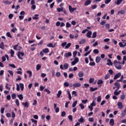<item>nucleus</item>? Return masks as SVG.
<instances>
[{"label":"nucleus","mask_w":126,"mask_h":126,"mask_svg":"<svg viewBox=\"0 0 126 126\" xmlns=\"http://www.w3.org/2000/svg\"><path fill=\"white\" fill-rule=\"evenodd\" d=\"M6 59H7V61H9L8 55H5L4 56H2L1 58L2 62L3 63V62H5Z\"/></svg>","instance_id":"nucleus-4"},{"label":"nucleus","mask_w":126,"mask_h":126,"mask_svg":"<svg viewBox=\"0 0 126 126\" xmlns=\"http://www.w3.org/2000/svg\"><path fill=\"white\" fill-rule=\"evenodd\" d=\"M84 75V73L82 71H80L78 73L79 77H83Z\"/></svg>","instance_id":"nucleus-27"},{"label":"nucleus","mask_w":126,"mask_h":126,"mask_svg":"<svg viewBox=\"0 0 126 126\" xmlns=\"http://www.w3.org/2000/svg\"><path fill=\"white\" fill-rule=\"evenodd\" d=\"M42 51L45 53V54H48L50 52V50H49V48H45L42 50Z\"/></svg>","instance_id":"nucleus-24"},{"label":"nucleus","mask_w":126,"mask_h":126,"mask_svg":"<svg viewBox=\"0 0 126 126\" xmlns=\"http://www.w3.org/2000/svg\"><path fill=\"white\" fill-rule=\"evenodd\" d=\"M42 67V66L40 64L36 65V70H40V68Z\"/></svg>","instance_id":"nucleus-46"},{"label":"nucleus","mask_w":126,"mask_h":126,"mask_svg":"<svg viewBox=\"0 0 126 126\" xmlns=\"http://www.w3.org/2000/svg\"><path fill=\"white\" fill-rule=\"evenodd\" d=\"M15 104L17 106H19V105H20V104L19 103V100L16 99L15 100Z\"/></svg>","instance_id":"nucleus-51"},{"label":"nucleus","mask_w":126,"mask_h":126,"mask_svg":"<svg viewBox=\"0 0 126 126\" xmlns=\"http://www.w3.org/2000/svg\"><path fill=\"white\" fill-rule=\"evenodd\" d=\"M91 35H92V32L91 31H89L86 34L87 37L88 38H91Z\"/></svg>","instance_id":"nucleus-17"},{"label":"nucleus","mask_w":126,"mask_h":126,"mask_svg":"<svg viewBox=\"0 0 126 126\" xmlns=\"http://www.w3.org/2000/svg\"><path fill=\"white\" fill-rule=\"evenodd\" d=\"M119 45L120 47V48H124L125 47V44H123V43L121 42L119 43Z\"/></svg>","instance_id":"nucleus-48"},{"label":"nucleus","mask_w":126,"mask_h":126,"mask_svg":"<svg viewBox=\"0 0 126 126\" xmlns=\"http://www.w3.org/2000/svg\"><path fill=\"white\" fill-rule=\"evenodd\" d=\"M12 99H14L16 98V94H13L11 95Z\"/></svg>","instance_id":"nucleus-57"},{"label":"nucleus","mask_w":126,"mask_h":126,"mask_svg":"<svg viewBox=\"0 0 126 126\" xmlns=\"http://www.w3.org/2000/svg\"><path fill=\"white\" fill-rule=\"evenodd\" d=\"M107 65H113V62L111 61V59L107 60Z\"/></svg>","instance_id":"nucleus-19"},{"label":"nucleus","mask_w":126,"mask_h":126,"mask_svg":"<svg viewBox=\"0 0 126 126\" xmlns=\"http://www.w3.org/2000/svg\"><path fill=\"white\" fill-rule=\"evenodd\" d=\"M80 86H81V84L80 83H75L73 85V87H74V88L80 87Z\"/></svg>","instance_id":"nucleus-10"},{"label":"nucleus","mask_w":126,"mask_h":126,"mask_svg":"<svg viewBox=\"0 0 126 126\" xmlns=\"http://www.w3.org/2000/svg\"><path fill=\"white\" fill-rule=\"evenodd\" d=\"M114 85L115 86V88H117L116 90H119V89L121 88V84L118 82H115L114 83Z\"/></svg>","instance_id":"nucleus-7"},{"label":"nucleus","mask_w":126,"mask_h":126,"mask_svg":"<svg viewBox=\"0 0 126 126\" xmlns=\"http://www.w3.org/2000/svg\"><path fill=\"white\" fill-rule=\"evenodd\" d=\"M47 47L48 48H55V46L52 43H49L47 45Z\"/></svg>","instance_id":"nucleus-34"},{"label":"nucleus","mask_w":126,"mask_h":126,"mask_svg":"<svg viewBox=\"0 0 126 126\" xmlns=\"http://www.w3.org/2000/svg\"><path fill=\"white\" fill-rule=\"evenodd\" d=\"M27 73L29 75V77L31 78V77H32V72L30 70L27 71Z\"/></svg>","instance_id":"nucleus-31"},{"label":"nucleus","mask_w":126,"mask_h":126,"mask_svg":"<svg viewBox=\"0 0 126 126\" xmlns=\"http://www.w3.org/2000/svg\"><path fill=\"white\" fill-rule=\"evenodd\" d=\"M91 4V1L90 0H86L85 2V5L87 6Z\"/></svg>","instance_id":"nucleus-22"},{"label":"nucleus","mask_w":126,"mask_h":126,"mask_svg":"<svg viewBox=\"0 0 126 126\" xmlns=\"http://www.w3.org/2000/svg\"><path fill=\"white\" fill-rule=\"evenodd\" d=\"M38 16H39V15L35 14L32 17V19L36 20V19H38Z\"/></svg>","instance_id":"nucleus-41"},{"label":"nucleus","mask_w":126,"mask_h":126,"mask_svg":"<svg viewBox=\"0 0 126 126\" xmlns=\"http://www.w3.org/2000/svg\"><path fill=\"white\" fill-rule=\"evenodd\" d=\"M76 105H77V100H76L73 102L72 105V108H75L76 106Z\"/></svg>","instance_id":"nucleus-33"},{"label":"nucleus","mask_w":126,"mask_h":126,"mask_svg":"<svg viewBox=\"0 0 126 126\" xmlns=\"http://www.w3.org/2000/svg\"><path fill=\"white\" fill-rule=\"evenodd\" d=\"M101 99H102V97H101V96H98L97 97V103H99V102H101Z\"/></svg>","instance_id":"nucleus-42"},{"label":"nucleus","mask_w":126,"mask_h":126,"mask_svg":"<svg viewBox=\"0 0 126 126\" xmlns=\"http://www.w3.org/2000/svg\"><path fill=\"white\" fill-rule=\"evenodd\" d=\"M68 63H65L63 65V68H64V69H67V68H68Z\"/></svg>","instance_id":"nucleus-32"},{"label":"nucleus","mask_w":126,"mask_h":126,"mask_svg":"<svg viewBox=\"0 0 126 126\" xmlns=\"http://www.w3.org/2000/svg\"><path fill=\"white\" fill-rule=\"evenodd\" d=\"M13 49L14 50H16L17 51L18 50H21V49H22V47H21V46H19L18 45H16L14 46Z\"/></svg>","instance_id":"nucleus-13"},{"label":"nucleus","mask_w":126,"mask_h":126,"mask_svg":"<svg viewBox=\"0 0 126 126\" xmlns=\"http://www.w3.org/2000/svg\"><path fill=\"white\" fill-rule=\"evenodd\" d=\"M68 9H69V11H70V13H72V12H73V11H75V10H76V8H72V7L71 5H69Z\"/></svg>","instance_id":"nucleus-6"},{"label":"nucleus","mask_w":126,"mask_h":126,"mask_svg":"<svg viewBox=\"0 0 126 126\" xmlns=\"http://www.w3.org/2000/svg\"><path fill=\"white\" fill-rule=\"evenodd\" d=\"M64 86H65V87H68L69 86V84H68L67 82H65L64 83Z\"/></svg>","instance_id":"nucleus-60"},{"label":"nucleus","mask_w":126,"mask_h":126,"mask_svg":"<svg viewBox=\"0 0 126 126\" xmlns=\"http://www.w3.org/2000/svg\"><path fill=\"white\" fill-rule=\"evenodd\" d=\"M88 121H90L91 123L94 122V118L93 117L89 118L88 119Z\"/></svg>","instance_id":"nucleus-56"},{"label":"nucleus","mask_w":126,"mask_h":126,"mask_svg":"<svg viewBox=\"0 0 126 126\" xmlns=\"http://www.w3.org/2000/svg\"><path fill=\"white\" fill-rule=\"evenodd\" d=\"M71 27V24H70V23H68V22H67L66 23V28H69Z\"/></svg>","instance_id":"nucleus-43"},{"label":"nucleus","mask_w":126,"mask_h":126,"mask_svg":"<svg viewBox=\"0 0 126 126\" xmlns=\"http://www.w3.org/2000/svg\"><path fill=\"white\" fill-rule=\"evenodd\" d=\"M95 62L93 61L89 63V65H91V66H93L95 65Z\"/></svg>","instance_id":"nucleus-53"},{"label":"nucleus","mask_w":126,"mask_h":126,"mask_svg":"<svg viewBox=\"0 0 126 126\" xmlns=\"http://www.w3.org/2000/svg\"><path fill=\"white\" fill-rule=\"evenodd\" d=\"M118 90H116L114 91V95H115L116 96H118V95H120V92H119Z\"/></svg>","instance_id":"nucleus-40"},{"label":"nucleus","mask_w":126,"mask_h":126,"mask_svg":"<svg viewBox=\"0 0 126 126\" xmlns=\"http://www.w3.org/2000/svg\"><path fill=\"white\" fill-rule=\"evenodd\" d=\"M109 124L111 126H113L114 125H115V120H114L113 119H110Z\"/></svg>","instance_id":"nucleus-16"},{"label":"nucleus","mask_w":126,"mask_h":126,"mask_svg":"<svg viewBox=\"0 0 126 126\" xmlns=\"http://www.w3.org/2000/svg\"><path fill=\"white\" fill-rule=\"evenodd\" d=\"M90 105L93 107H95V106H96V102H95L94 100H93V102L91 103Z\"/></svg>","instance_id":"nucleus-38"},{"label":"nucleus","mask_w":126,"mask_h":126,"mask_svg":"<svg viewBox=\"0 0 126 126\" xmlns=\"http://www.w3.org/2000/svg\"><path fill=\"white\" fill-rule=\"evenodd\" d=\"M88 102V99H86V100H82V104H86Z\"/></svg>","instance_id":"nucleus-59"},{"label":"nucleus","mask_w":126,"mask_h":126,"mask_svg":"<svg viewBox=\"0 0 126 126\" xmlns=\"http://www.w3.org/2000/svg\"><path fill=\"white\" fill-rule=\"evenodd\" d=\"M11 32H13V33H15L16 31H17V29L16 28H13L11 30Z\"/></svg>","instance_id":"nucleus-55"},{"label":"nucleus","mask_w":126,"mask_h":126,"mask_svg":"<svg viewBox=\"0 0 126 126\" xmlns=\"http://www.w3.org/2000/svg\"><path fill=\"white\" fill-rule=\"evenodd\" d=\"M94 54H99V50H98L97 49H94L93 51Z\"/></svg>","instance_id":"nucleus-64"},{"label":"nucleus","mask_w":126,"mask_h":126,"mask_svg":"<svg viewBox=\"0 0 126 126\" xmlns=\"http://www.w3.org/2000/svg\"><path fill=\"white\" fill-rule=\"evenodd\" d=\"M96 37H97V32H94L93 33L92 38H96Z\"/></svg>","instance_id":"nucleus-49"},{"label":"nucleus","mask_w":126,"mask_h":126,"mask_svg":"<svg viewBox=\"0 0 126 126\" xmlns=\"http://www.w3.org/2000/svg\"><path fill=\"white\" fill-rule=\"evenodd\" d=\"M103 83H104V82L103 81V80H102L101 79L98 80L97 82V85H100L101 84H103Z\"/></svg>","instance_id":"nucleus-26"},{"label":"nucleus","mask_w":126,"mask_h":126,"mask_svg":"<svg viewBox=\"0 0 126 126\" xmlns=\"http://www.w3.org/2000/svg\"><path fill=\"white\" fill-rule=\"evenodd\" d=\"M92 50H90L89 51H87V52L84 54L85 57H87L88 55H90V54L91 53Z\"/></svg>","instance_id":"nucleus-54"},{"label":"nucleus","mask_w":126,"mask_h":126,"mask_svg":"<svg viewBox=\"0 0 126 126\" xmlns=\"http://www.w3.org/2000/svg\"><path fill=\"white\" fill-rule=\"evenodd\" d=\"M79 123H81V124L84 123L85 122V120L83 118V117L81 116L80 118L78 120Z\"/></svg>","instance_id":"nucleus-15"},{"label":"nucleus","mask_w":126,"mask_h":126,"mask_svg":"<svg viewBox=\"0 0 126 126\" xmlns=\"http://www.w3.org/2000/svg\"><path fill=\"white\" fill-rule=\"evenodd\" d=\"M98 90V88H93V87L90 88V91L91 92H94V91H96V90Z\"/></svg>","instance_id":"nucleus-30"},{"label":"nucleus","mask_w":126,"mask_h":126,"mask_svg":"<svg viewBox=\"0 0 126 126\" xmlns=\"http://www.w3.org/2000/svg\"><path fill=\"white\" fill-rule=\"evenodd\" d=\"M79 62L78 57H75L74 61L71 62V65H75Z\"/></svg>","instance_id":"nucleus-3"},{"label":"nucleus","mask_w":126,"mask_h":126,"mask_svg":"<svg viewBox=\"0 0 126 126\" xmlns=\"http://www.w3.org/2000/svg\"><path fill=\"white\" fill-rule=\"evenodd\" d=\"M122 116H123V117H125V116L126 115V108H125L124 109V110H123V111L121 113Z\"/></svg>","instance_id":"nucleus-28"},{"label":"nucleus","mask_w":126,"mask_h":126,"mask_svg":"<svg viewBox=\"0 0 126 126\" xmlns=\"http://www.w3.org/2000/svg\"><path fill=\"white\" fill-rule=\"evenodd\" d=\"M123 0H117L116 1V2H115V4H117V5L120 4L121 3V2H122V1H123Z\"/></svg>","instance_id":"nucleus-52"},{"label":"nucleus","mask_w":126,"mask_h":126,"mask_svg":"<svg viewBox=\"0 0 126 126\" xmlns=\"http://www.w3.org/2000/svg\"><path fill=\"white\" fill-rule=\"evenodd\" d=\"M67 94L68 95L69 100H71V99H72V97H71V94H70V92L68 91Z\"/></svg>","instance_id":"nucleus-44"},{"label":"nucleus","mask_w":126,"mask_h":126,"mask_svg":"<svg viewBox=\"0 0 126 126\" xmlns=\"http://www.w3.org/2000/svg\"><path fill=\"white\" fill-rule=\"evenodd\" d=\"M122 76V73L121 72H119L117 74H116L114 77V80H116V79H118V78H119V77H121Z\"/></svg>","instance_id":"nucleus-8"},{"label":"nucleus","mask_w":126,"mask_h":126,"mask_svg":"<svg viewBox=\"0 0 126 126\" xmlns=\"http://www.w3.org/2000/svg\"><path fill=\"white\" fill-rule=\"evenodd\" d=\"M57 10L58 12H61V11H63V7L57 8Z\"/></svg>","instance_id":"nucleus-35"},{"label":"nucleus","mask_w":126,"mask_h":126,"mask_svg":"<svg viewBox=\"0 0 126 126\" xmlns=\"http://www.w3.org/2000/svg\"><path fill=\"white\" fill-rule=\"evenodd\" d=\"M79 106L80 108H81V110H84V108H85V107L84 106V104H83V103H80Z\"/></svg>","instance_id":"nucleus-39"},{"label":"nucleus","mask_w":126,"mask_h":126,"mask_svg":"<svg viewBox=\"0 0 126 126\" xmlns=\"http://www.w3.org/2000/svg\"><path fill=\"white\" fill-rule=\"evenodd\" d=\"M71 56H72L71 52L66 53L64 55L65 58H68L69 57H71Z\"/></svg>","instance_id":"nucleus-14"},{"label":"nucleus","mask_w":126,"mask_h":126,"mask_svg":"<svg viewBox=\"0 0 126 126\" xmlns=\"http://www.w3.org/2000/svg\"><path fill=\"white\" fill-rule=\"evenodd\" d=\"M54 106L56 113H59L60 112V108L59 107H57V104L56 103H54Z\"/></svg>","instance_id":"nucleus-12"},{"label":"nucleus","mask_w":126,"mask_h":126,"mask_svg":"<svg viewBox=\"0 0 126 126\" xmlns=\"http://www.w3.org/2000/svg\"><path fill=\"white\" fill-rule=\"evenodd\" d=\"M101 61V58L100 56H97L96 57L95 59V62L98 63H100V61Z\"/></svg>","instance_id":"nucleus-20"},{"label":"nucleus","mask_w":126,"mask_h":126,"mask_svg":"<svg viewBox=\"0 0 126 126\" xmlns=\"http://www.w3.org/2000/svg\"><path fill=\"white\" fill-rule=\"evenodd\" d=\"M62 91H59L58 93L57 94V96L58 98H60L61 97V95H62Z\"/></svg>","instance_id":"nucleus-37"},{"label":"nucleus","mask_w":126,"mask_h":126,"mask_svg":"<svg viewBox=\"0 0 126 126\" xmlns=\"http://www.w3.org/2000/svg\"><path fill=\"white\" fill-rule=\"evenodd\" d=\"M72 95H74V97H76L77 96V93H76V91H73L72 92Z\"/></svg>","instance_id":"nucleus-47"},{"label":"nucleus","mask_w":126,"mask_h":126,"mask_svg":"<svg viewBox=\"0 0 126 126\" xmlns=\"http://www.w3.org/2000/svg\"><path fill=\"white\" fill-rule=\"evenodd\" d=\"M31 8H32V10H35L36 9V5H35V4L32 5Z\"/></svg>","instance_id":"nucleus-61"},{"label":"nucleus","mask_w":126,"mask_h":126,"mask_svg":"<svg viewBox=\"0 0 126 126\" xmlns=\"http://www.w3.org/2000/svg\"><path fill=\"white\" fill-rule=\"evenodd\" d=\"M70 46H71V43H68L67 44H66V46H65V48L68 49V48H69V47H70Z\"/></svg>","instance_id":"nucleus-45"},{"label":"nucleus","mask_w":126,"mask_h":126,"mask_svg":"<svg viewBox=\"0 0 126 126\" xmlns=\"http://www.w3.org/2000/svg\"><path fill=\"white\" fill-rule=\"evenodd\" d=\"M0 49H1V50H4V44L3 42H1L0 43Z\"/></svg>","instance_id":"nucleus-23"},{"label":"nucleus","mask_w":126,"mask_h":126,"mask_svg":"<svg viewBox=\"0 0 126 126\" xmlns=\"http://www.w3.org/2000/svg\"><path fill=\"white\" fill-rule=\"evenodd\" d=\"M91 8L92 9H95V8H97V5H92Z\"/></svg>","instance_id":"nucleus-63"},{"label":"nucleus","mask_w":126,"mask_h":126,"mask_svg":"<svg viewBox=\"0 0 126 126\" xmlns=\"http://www.w3.org/2000/svg\"><path fill=\"white\" fill-rule=\"evenodd\" d=\"M120 13H121V14H125L124 10H122L118 12V14H120Z\"/></svg>","instance_id":"nucleus-58"},{"label":"nucleus","mask_w":126,"mask_h":126,"mask_svg":"<svg viewBox=\"0 0 126 126\" xmlns=\"http://www.w3.org/2000/svg\"><path fill=\"white\" fill-rule=\"evenodd\" d=\"M117 106L118 107V109H120V110H122V109L124 108V105H123V103L121 102H118Z\"/></svg>","instance_id":"nucleus-9"},{"label":"nucleus","mask_w":126,"mask_h":126,"mask_svg":"<svg viewBox=\"0 0 126 126\" xmlns=\"http://www.w3.org/2000/svg\"><path fill=\"white\" fill-rule=\"evenodd\" d=\"M20 89L21 91H23L24 90V84L21 83L18 84H16V90L17 91H20Z\"/></svg>","instance_id":"nucleus-1"},{"label":"nucleus","mask_w":126,"mask_h":126,"mask_svg":"<svg viewBox=\"0 0 126 126\" xmlns=\"http://www.w3.org/2000/svg\"><path fill=\"white\" fill-rule=\"evenodd\" d=\"M10 54L11 55V57H12V58L14 57V51H13V50L12 49L11 50Z\"/></svg>","instance_id":"nucleus-36"},{"label":"nucleus","mask_w":126,"mask_h":126,"mask_svg":"<svg viewBox=\"0 0 126 126\" xmlns=\"http://www.w3.org/2000/svg\"><path fill=\"white\" fill-rule=\"evenodd\" d=\"M110 77H111V75L110 74L108 73L105 75V76L104 77V79L105 80H107V79H108V78H110Z\"/></svg>","instance_id":"nucleus-25"},{"label":"nucleus","mask_w":126,"mask_h":126,"mask_svg":"<svg viewBox=\"0 0 126 126\" xmlns=\"http://www.w3.org/2000/svg\"><path fill=\"white\" fill-rule=\"evenodd\" d=\"M24 56V53L23 52H18V58L19 59V60H22V57Z\"/></svg>","instance_id":"nucleus-5"},{"label":"nucleus","mask_w":126,"mask_h":126,"mask_svg":"<svg viewBox=\"0 0 126 126\" xmlns=\"http://www.w3.org/2000/svg\"><path fill=\"white\" fill-rule=\"evenodd\" d=\"M11 86V85H10V84L6 83L5 86V89H6V90H8V91H9L10 90Z\"/></svg>","instance_id":"nucleus-11"},{"label":"nucleus","mask_w":126,"mask_h":126,"mask_svg":"<svg viewBox=\"0 0 126 126\" xmlns=\"http://www.w3.org/2000/svg\"><path fill=\"white\" fill-rule=\"evenodd\" d=\"M8 65H9V66H10L11 67H12L13 68H15V67H16L15 66V65H14V64H9Z\"/></svg>","instance_id":"nucleus-62"},{"label":"nucleus","mask_w":126,"mask_h":126,"mask_svg":"<svg viewBox=\"0 0 126 126\" xmlns=\"http://www.w3.org/2000/svg\"><path fill=\"white\" fill-rule=\"evenodd\" d=\"M22 105H23L24 107H26V108L29 107V103H28V102H23Z\"/></svg>","instance_id":"nucleus-21"},{"label":"nucleus","mask_w":126,"mask_h":126,"mask_svg":"<svg viewBox=\"0 0 126 126\" xmlns=\"http://www.w3.org/2000/svg\"><path fill=\"white\" fill-rule=\"evenodd\" d=\"M85 43H86V40L84 39L81 40L79 42L80 45H81L82 44H85Z\"/></svg>","instance_id":"nucleus-29"},{"label":"nucleus","mask_w":126,"mask_h":126,"mask_svg":"<svg viewBox=\"0 0 126 126\" xmlns=\"http://www.w3.org/2000/svg\"><path fill=\"white\" fill-rule=\"evenodd\" d=\"M114 66H115L117 69H122V66L120 64V63L117 60H115L114 63Z\"/></svg>","instance_id":"nucleus-2"},{"label":"nucleus","mask_w":126,"mask_h":126,"mask_svg":"<svg viewBox=\"0 0 126 126\" xmlns=\"http://www.w3.org/2000/svg\"><path fill=\"white\" fill-rule=\"evenodd\" d=\"M17 97L19 99V100H20L21 101H22V100H23V98H24L23 94H18Z\"/></svg>","instance_id":"nucleus-18"},{"label":"nucleus","mask_w":126,"mask_h":126,"mask_svg":"<svg viewBox=\"0 0 126 126\" xmlns=\"http://www.w3.org/2000/svg\"><path fill=\"white\" fill-rule=\"evenodd\" d=\"M6 36L8 37L9 38H12V36H11V34H10V32H7L6 33Z\"/></svg>","instance_id":"nucleus-50"}]
</instances>
